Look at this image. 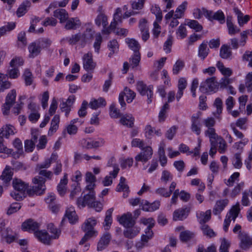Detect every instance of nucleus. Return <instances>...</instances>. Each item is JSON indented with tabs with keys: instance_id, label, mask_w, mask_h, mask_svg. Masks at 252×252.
<instances>
[{
	"instance_id": "obj_60",
	"label": "nucleus",
	"mask_w": 252,
	"mask_h": 252,
	"mask_svg": "<svg viewBox=\"0 0 252 252\" xmlns=\"http://www.w3.org/2000/svg\"><path fill=\"white\" fill-rule=\"evenodd\" d=\"M36 41L39 44V46L40 47L41 49L49 47L52 43L51 40L47 38H40Z\"/></svg>"
},
{
	"instance_id": "obj_47",
	"label": "nucleus",
	"mask_w": 252,
	"mask_h": 252,
	"mask_svg": "<svg viewBox=\"0 0 252 252\" xmlns=\"http://www.w3.org/2000/svg\"><path fill=\"white\" fill-rule=\"evenodd\" d=\"M124 96L125 95L126 97V101L127 103H130L135 97V93L127 87H125L123 92Z\"/></svg>"
},
{
	"instance_id": "obj_22",
	"label": "nucleus",
	"mask_w": 252,
	"mask_h": 252,
	"mask_svg": "<svg viewBox=\"0 0 252 252\" xmlns=\"http://www.w3.org/2000/svg\"><path fill=\"white\" fill-rule=\"evenodd\" d=\"M94 31L91 28L86 29V31L81 35V45L84 47L86 44L92 41L93 38Z\"/></svg>"
},
{
	"instance_id": "obj_48",
	"label": "nucleus",
	"mask_w": 252,
	"mask_h": 252,
	"mask_svg": "<svg viewBox=\"0 0 252 252\" xmlns=\"http://www.w3.org/2000/svg\"><path fill=\"white\" fill-rule=\"evenodd\" d=\"M140 54L139 52L134 53V55L130 58V65L134 68L137 66L140 61Z\"/></svg>"
},
{
	"instance_id": "obj_20",
	"label": "nucleus",
	"mask_w": 252,
	"mask_h": 252,
	"mask_svg": "<svg viewBox=\"0 0 252 252\" xmlns=\"http://www.w3.org/2000/svg\"><path fill=\"white\" fill-rule=\"evenodd\" d=\"M35 235L41 243L45 245H50L51 237L48 233L45 230H39L35 231Z\"/></svg>"
},
{
	"instance_id": "obj_29",
	"label": "nucleus",
	"mask_w": 252,
	"mask_h": 252,
	"mask_svg": "<svg viewBox=\"0 0 252 252\" xmlns=\"http://www.w3.org/2000/svg\"><path fill=\"white\" fill-rule=\"evenodd\" d=\"M67 183V175L66 173H64L63 178L61 180L60 183L57 186V190L60 195L63 196L65 193L66 190V186Z\"/></svg>"
},
{
	"instance_id": "obj_59",
	"label": "nucleus",
	"mask_w": 252,
	"mask_h": 252,
	"mask_svg": "<svg viewBox=\"0 0 252 252\" xmlns=\"http://www.w3.org/2000/svg\"><path fill=\"white\" fill-rule=\"evenodd\" d=\"M36 171L41 176L40 177H42L45 180H51L52 178L53 173L51 171L47 170L46 169H38Z\"/></svg>"
},
{
	"instance_id": "obj_17",
	"label": "nucleus",
	"mask_w": 252,
	"mask_h": 252,
	"mask_svg": "<svg viewBox=\"0 0 252 252\" xmlns=\"http://www.w3.org/2000/svg\"><path fill=\"white\" fill-rule=\"evenodd\" d=\"M176 187V182H172L170 185L169 190H167V189L164 188H159L157 189L155 192L160 196L164 197H168L171 195Z\"/></svg>"
},
{
	"instance_id": "obj_40",
	"label": "nucleus",
	"mask_w": 252,
	"mask_h": 252,
	"mask_svg": "<svg viewBox=\"0 0 252 252\" xmlns=\"http://www.w3.org/2000/svg\"><path fill=\"white\" fill-rule=\"evenodd\" d=\"M95 23L98 27H100L102 24L103 28H105L108 24L107 17L104 13H100L95 19Z\"/></svg>"
},
{
	"instance_id": "obj_54",
	"label": "nucleus",
	"mask_w": 252,
	"mask_h": 252,
	"mask_svg": "<svg viewBox=\"0 0 252 252\" xmlns=\"http://www.w3.org/2000/svg\"><path fill=\"white\" fill-rule=\"evenodd\" d=\"M211 211L210 210H207L205 213L201 214L199 222L203 224H206L205 223L211 219Z\"/></svg>"
},
{
	"instance_id": "obj_34",
	"label": "nucleus",
	"mask_w": 252,
	"mask_h": 252,
	"mask_svg": "<svg viewBox=\"0 0 252 252\" xmlns=\"http://www.w3.org/2000/svg\"><path fill=\"white\" fill-rule=\"evenodd\" d=\"M54 16L58 18L60 20L61 23H63L68 19V13L63 9H58L54 11Z\"/></svg>"
},
{
	"instance_id": "obj_62",
	"label": "nucleus",
	"mask_w": 252,
	"mask_h": 252,
	"mask_svg": "<svg viewBox=\"0 0 252 252\" xmlns=\"http://www.w3.org/2000/svg\"><path fill=\"white\" fill-rule=\"evenodd\" d=\"M67 41L71 45L76 44L79 41L81 40V34L80 33L72 35L70 37L66 38Z\"/></svg>"
},
{
	"instance_id": "obj_61",
	"label": "nucleus",
	"mask_w": 252,
	"mask_h": 252,
	"mask_svg": "<svg viewBox=\"0 0 252 252\" xmlns=\"http://www.w3.org/2000/svg\"><path fill=\"white\" fill-rule=\"evenodd\" d=\"M187 25L197 32L201 31L203 28L202 26L196 20H190L188 22Z\"/></svg>"
},
{
	"instance_id": "obj_19",
	"label": "nucleus",
	"mask_w": 252,
	"mask_h": 252,
	"mask_svg": "<svg viewBox=\"0 0 252 252\" xmlns=\"http://www.w3.org/2000/svg\"><path fill=\"white\" fill-rule=\"evenodd\" d=\"M233 11L237 16L238 23L240 27H243L250 20L249 15H244L237 7H234Z\"/></svg>"
},
{
	"instance_id": "obj_35",
	"label": "nucleus",
	"mask_w": 252,
	"mask_h": 252,
	"mask_svg": "<svg viewBox=\"0 0 252 252\" xmlns=\"http://www.w3.org/2000/svg\"><path fill=\"white\" fill-rule=\"evenodd\" d=\"M12 175L13 173L12 172L10 168L7 166L2 172L1 175L0 176V178L4 183L7 184L12 179Z\"/></svg>"
},
{
	"instance_id": "obj_32",
	"label": "nucleus",
	"mask_w": 252,
	"mask_h": 252,
	"mask_svg": "<svg viewBox=\"0 0 252 252\" xmlns=\"http://www.w3.org/2000/svg\"><path fill=\"white\" fill-rule=\"evenodd\" d=\"M41 49L37 41L31 43L29 46L30 57L34 58L38 55L41 52Z\"/></svg>"
},
{
	"instance_id": "obj_64",
	"label": "nucleus",
	"mask_w": 252,
	"mask_h": 252,
	"mask_svg": "<svg viewBox=\"0 0 252 252\" xmlns=\"http://www.w3.org/2000/svg\"><path fill=\"white\" fill-rule=\"evenodd\" d=\"M172 175L168 171L165 170L162 171L160 179L161 181L166 184L168 181L172 180Z\"/></svg>"
},
{
	"instance_id": "obj_14",
	"label": "nucleus",
	"mask_w": 252,
	"mask_h": 252,
	"mask_svg": "<svg viewBox=\"0 0 252 252\" xmlns=\"http://www.w3.org/2000/svg\"><path fill=\"white\" fill-rule=\"evenodd\" d=\"M17 238V234L16 233H13L12 230L9 228H7L2 232L1 239L2 240H4L7 244L12 243Z\"/></svg>"
},
{
	"instance_id": "obj_41",
	"label": "nucleus",
	"mask_w": 252,
	"mask_h": 252,
	"mask_svg": "<svg viewBox=\"0 0 252 252\" xmlns=\"http://www.w3.org/2000/svg\"><path fill=\"white\" fill-rule=\"evenodd\" d=\"M205 135L210 139V142L214 141L219 138V136L216 133V130L214 127L207 128L204 132Z\"/></svg>"
},
{
	"instance_id": "obj_2",
	"label": "nucleus",
	"mask_w": 252,
	"mask_h": 252,
	"mask_svg": "<svg viewBox=\"0 0 252 252\" xmlns=\"http://www.w3.org/2000/svg\"><path fill=\"white\" fill-rule=\"evenodd\" d=\"M14 189L19 192H11V196L16 200L19 201L25 197V191L28 189V184L25 183L20 179H14L12 182Z\"/></svg>"
},
{
	"instance_id": "obj_45",
	"label": "nucleus",
	"mask_w": 252,
	"mask_h": 252,
	"mask_svg": "<svg viewBox=\"0 0 252 252\" xmlns=\"http://www.w3.org/2000/svg\"><path fill=\"white\" fill-rule=\"evenodd\" d=\"M187 4L188 2L187 1H184L177 7L174 13V16L175 18H181L183 17L184 11L187 7Z\"/></svg>"
},
{
	"instance_id": "obj_63",
	"label": "nucleus",
	"mask_w": 252,
	"mask_h": 252,
	"mask_svg": "<svg viewBox=\"0 0 252 252\" xmlns=\"http://www.w3.org/2000/svg\"><path fill=\"white\" fill-rule=\"evenodd\" d=\"M233 164L236 168H240L242 165L241 155L240 153H236L233 158Z\"/></svg>"
},
{
	"instance_id": "obj_6",
	"label": "nucleus",
	"mask_w": 252,
	"mask_h": 252,
	"mask_svg": "<svg viewBox=\"0 0 252 252\" xmlns=\"http://www.w3.org/2000/svg\"><path fill=\"white\" fill-rule=\"evenodd\" d=\"M16 92L15 90H12L6 95L5 102L3 104L2 111L4 115H7L10 108L15 102Z\"/></svg>"
},
{
	"instance_id": "obj_18",
	"label": "nucleus",
	"mask_w": 252,
	"mask_h": 252,
	"mask_svg": "<svg viewBox=\"0 0 252 252\" xmlns=\"http://www.w3.org/2000/svg\"><path fill=\"white\" fill-rule=\"evenodd\" d=\"M58 156L56 153H52L50 158L46 159L43 162L36 165L35 170L38 169H46L49 168L53 161H56Z\"/></svg>"
},
{
	"instance_id": "obj_42",
	"label": "nucleus",
	"mask_w": 252,
	"mask_h": 252,
	"mask_svg": "<svg viewBox=\"0 0 252 252\" xmlns=\"http://www.w3.org/2000/svg\"><path fill=\"white\" fill-rule=\"evenodd\" d=\"M194 236V234L193 232L186 230L180 233V239L182 242H187L193 238Z\"/></svg>"
},
{
	"instance_id": "obj_44",
	"label": "nucleus",
	"mask_w": 252,
	"mask_h": 252,
	"mask_svg": "<svg viewBox=\"0 0 252 252\" xmlns=\"http://www.w3.org/2000/svg\"><path fill=\"white\" fill-rule=\"evenodd\" d=\"M126 180L124 177H121L120 182L116 189L117 191H129V187L128 185L126 184Z\"/></svg>"
},
{
	"instance_id": "obj_51",
	"label": "nucleus",
	"mask_w": 252,
	"mask_h": 252,
	"mask_svg": "<svg viewBox=\"0 0 252 252\" xmlns=\"http://www.w3.org/2000/svg\"><path fill=\"white\" fill-rule=\"evenodd\" d=\"M212 19L217 20L222 24L225 22V16L223 12L220 10L213 14Z\"/></svg>"
},
{
	"instance_id": "obj_36",
	"label": "nucleus",
	"mask_w": 252,
	"mask_h": 252,
	"mask_svg": "<svg viewBox=\"0 0 252 252\" xmlns=\"http://www.w3.org/2000/svg\"><path fill=\"white\" fill-rule=\"evenodd\" d=\"M60 123V116L56 115L53 117L51 121V126L48 131L49 135H52L56 131L59 127V124Z\"/></svg>"
},
{
	"instance_id": "obj_15",
	"label": "nucleus",
	"mask_w": 252,
	"mask_h": 252,
	"mask_svg": "<svg viewBox=\"0 0 252 252\" xmlns=\"http://www.w3.org/2000/svg\"><path fill=\"white\" fill-rule=\"evenodd\" d=\"M40 226V224L30 219L24 221L22 224V228L24 231H35Z\"/></svg>"
},
{
	"instance_id": "obj_26",
	"label": "nucleus",
	"mask_w": 252,
	"mask_h": 252,
	"mask_svg": "<svg viewBox=\"0 0 252 252\" xmlns=\"http://www.w3.org/2000/svg\"><path fill=\"white\" fill-rule=\"evenodd\" d=\"M187 82L184 78H181L178 81V91L176 95V99L178 101L180 100L183 95V91L186 88Z\"/></svg>"
},
{
	"instance_id": "obj_38",
	"label": "nucleus",
	"mask_w": 252,
	"mask_h": 252,
	"mask_svg": "<svg viewBox=\"0 0 252 252\" xmlns=\"http://www.w3.org/2000/svg\"><path fill=\"white\" fill-rule=\"evenodd\" d=\"M106 102L105 99L102 97H100L97 99H94L89 103L90 107L93 109H96L98 108L105 106Z\"/></svg>"
},
{
	"instance_id": "obj_23",
	"label": "nucleus",
	"mask_w": 252,
	"mask_h": 252,
	"mask_svg": "<svg viewBox=\"0 0 252 252\" xmlns=\"http://www.w3.org/2000/svg\"><path fill=\"white\" fill-rule=\"evenodd\" d=\"M120 122L123 126L131 128L134 126V118L131 114H126L121 116Z\"/></svg>"
},
{
	"instance_id": "obj_33",
	"label": "nucleus",
	"mask_w": 252,
	"mask_h": 252,
	"mask_svg": "<svg viewBox=\"0 0 252 252\" xmlns=\"http://www.w3.org/2000/svg\"><path fill=\"white\" fill-rule=\"evenodd\" d=\"M31 4L29 0H26L23 1L16 11L17 16L20 17L25 14L28 11V8L31 6Z\"/></svg>"
},
{
	"instance_id": "obj_24",
	"label": "nucleus",
	"mask_w": 252,
	"mask_h": 252,
	"mask_svg": "<svg viewBox=\"0 0 252 252\" xmlns=\"http://www.w3.org/2000/svg\"><path fill=\"white\" fill-rule=\"evenodd\" d=\"M111 239V235L109 233H105L97 244V250L102 251L109 244Z\"/></svg>"
},
{
	"instance_id": "obj_43",
	"label": "nucleus",
	"mask_w": 252,
	"mask_h": 252,
	"mask_svg": "<svg viewBox=\"0 0 252 252\" xmlns=\"http://www.w3.org/2000/svg\"><path fill=\"white\" fill-rule=\"evenodd\" d=\"M126 42L128 45L129 48L133 51L134 53L139 52L140 46L138 42L133 39H126Z\"/></svg>"
},
{
	"instance_id": "obj_10",
	"label": "nucleus",
	"mask_w": 252,
	"mask_h": 252,
	"mask_svg": "<svg viewBox=\"0 0 252 252\" xmlns=\"http://www.w3.org/2000/svg\"><path fill=\"white\" fill-rule=\"evenodd\" d=\"M105 141L102 138H99L98 141H94L90 139H83L80 141V144L83 148L87 149L97 148L103 146Z\"/></svg>"
},
{
	"instance_id": "obj_7",
	"label": "nucleus",
	"mask_w": 252,
	"mask_h": 252,
	"mask_svg": "<svg viewBox=\"0 0 252 252\" xmlns=\"http://www.w3.org/2000/svg\"><path fill=\"white\" fill-rule=\"evenodd\" d=\"M141 149V152L135 157V159L136 161L145 163L152 158L153 154V149L149 146L143 147Z\"/></svg>"
},
{
	"instance_id": "obj_16",
	"label": "nucleus",
	"mask_w": 252,
	"mask_h": 252,
	"mask_svg": "<svg viewBox=\"0 0 252 252\" xmlns=\"http://www.w3.org/2000/svg\"><path fill=\"white\" fill-rule=\"evenodd\" d=\"M190 211L189 207H186L175 210L173 213V220H183L187 217Z\"/></svg>"
},
{
	"instance_id": "obj_58",
	"label": "nucleus",
	"mask_w": 252,
	"mask_h": 252,
	"mask_svg": "<svg viewBox=\"0 0 252 252\" xmlns=\"http://www.w3.org/2000/svg\"><path fill=\"white\" fill-rule=\"evenodd\" d=\"M146 0H138L130 2L131 8L134 10H141L144 6Z\"/></svg>"
},
{
	"instance_id": "obj_8",
	"label": "nucleus",
	"mask_w": 252,
	"mask_h": 252,
	"mask_svg": "<svg viewBox=\"0 0 252 252\" xmlns=\"http://www.w3.org/2000/svg\"><path fill=\"white\" fill-rule=\"evenodd\" d=\"M137 89L142 95H147L148 103L152 102L151 98L153 95V87L151 86L147 87L142 81H139L137 83Z\"/></svg>"
},
{
	"instance_id": "obj_57",
	"label": "nucleus",
	"mask_w": 252,
	"mask_h": 252,
	"mask_svg": "<svg viewBox=\"0 0 252 252\" xmlns=\"http://www.w3.org/2000/svg\"><path fill=\"white\" fill-rule=\"evenodd\" d=\"M23 77L25 84L27 86H30L32 85L33 81L32 74L29 69L25 70L23 74Z\"/></svg>"
},
{
	"instance_id": "obj_3",
	"label": "nucleus",
	"mask_w": 252,
	"mask_h": 252,
	"mask_svg": "<svg viewBox=\"0 0 252 252\" xmlns=\"http://www.w3.org/2000/svg\"><path fill=\"white\" fill-rule=\"evenodd\" d=\"M45 182L46 180L42 177L37 176L33 178L32 182L34 184H37V186H33L32 189H27V194L30 196L34 194L36 195L43 194L46 190Z\"/></svg>"
},
{
	"instance_id": "obj_46",
	"label": "nucleus",
	"mask_w": 252,
	"mask_h": 252,
	"mask_svg": "<svg viewBox=\"0 0 252 252\" xmlns=\"http://www.w3.org/2000/svg\"><path fill=\"white\" fill-rule=\"evenodd\" d=\"M201 228L203 231V234L209 238L214 237L216 235L214 230L207 224L202 225Z\"/></svg>"
},
{
	"instance_id": "obj_28",
	"label": "nucleus",
	"mask_w": 252,
	"mask_h": 252,
	"mask_svg": "<svg viewBox=\"0 0 252 252\" xmlns=\"http://www.w3.org/2000/svg\"><path fill=\"white\" fill-rule=\"evenodd\" d=\"M252 72H249L246 76L245 84H241L239 86V90L241 93L244 92L246 87L249 92L252 91Z\"/></svg>"
},
{
	"instance_id": "obj_9",
	"label": "nucleus",
	"mask_w": 252,
	"mask_h": 252,
	"mask_svg": "<svg viewBox=\"0 0 252 252\" xmlns=\"http://www.w3.org/2000/svg\"><path fill=\"white\" fill-rule=\"evenodd\" d=\"M95 200V194L94 191L89 192L83 197H79L77 201V204L79 207H84L86 205H92V203Z\"/></svg>"
},
{
	"instance_id": "obj_50",
	"label": "nucleus",
	"mask_w": 252,
	"mask_h": 252,
	"mask_svg": "<svg viewBox=\"0 0 252 252\" xmlns=\"http://www.w3.org/2000/svg\"><path fill=\"white\" fill-rule=\"evenodd\" d=\"M4 75L0 73V93L11 87V83L7 81H4Z\"/></svg>"
},
{
	"instance_id": "obj_5",
	"label": "nucleus",
	"mask_w": 252,
	"mask_h": 252,
	"mask_svg": "<svg viewBox=\"0 0 252 252\" xmlns=\"http://www.w3.org/2000/svg\"><path fill=\"white\" fill-rule=\"evenodd\" d=\"M239 204H237L231 208L229 212L227 214L225 219L224 220L223 230L227 232L231 221L232 220L235 221V219L238 217L240 213Z\"/></svg>"
},
{
	"instance_id": "obj_52",
	"label": "nucleus",
	"mask_w": 252,
	"mask_h": 252,
	"mask_svg": "<svg viewBox=\"0 0 252 252\" xmlns=\"http://www.w3.org/2000/svg\"><path fill=\"white\" fill-rule=\"evenodd\" d=\"M110 116L112 118H118L121 117L122 115L120 112L114 104H112L110 106Z\"/></svg>"
},
{
	"instance_id": "obj_11",
	"label": "nucleus",
	"mask_w": 252,
	"mask_h": 252,
	"mask_svg": "<svg viewBox=\"0 0 252 252\" xmlns=\"http://www.w3.org/2000/svg\"><path fill=\"white\" fill-rule=\"evenodd\" d=\"M120 224L127 228L132 227L135 223V220L132 217V214L127 212L123 214L118 220Z\"/></svg>"
},
{
	"instance_id": "obj_31",
	"label": "nucleus",
	"mask_w": 252,
	"mask_h": 252,
	"mask_svg": "<svg viewBox=\"0 0 252 252\" xmlns=\"http://www.w3.org/2000/svg\"><path fill=\"white\" fill-rule=\"evenodd\" d=\"M65 216L68 219L71 223H75L78 220L74 208L72 207L68 208L66 210Z\"/></svg>"
},
{
	"instance_id": "obj_13",
	"label": "nucleus",
	"mask_w": 252,
	"mask_h": 252,
	"mask_svg": "<svg viewBox=\"0 0 252 252\" xmlns=\"http://www.w3.org/2000/svg\"><path fill=\"white\" fill-rule=\"evenodd\" d=\"M239 237L241 243L240 247L244 250L249 249L252 245V240L248 234L244 232L240 231Z\"/></svg>"
},
{
	"instance_id": "obj_55",
	"label": "nucleus",
	"mask_w": 252,
	"mask_h": 252,
	"mask_svg": "<svg viewBox=\"0 0 252 252\" xmlns=\"http://www.w3.org/2000/svg\"><path fill=\"white\" fill-rule=\"evenodd\" d=\"M139 232L138 229H127L124 231V235L125 237L132 239Z\"/></svg>"
},
{
	"instance_id": "obj_12",
	"label": "nucleus",
	"mask_w": 252,
	"mask_h": 252,
	"mask_svg": "<svg viewBox=\"0 0 252 252\" xmlns=\"http://www.w3.org/2000/svg\"><path fill=\"white\" fill-rule=\"evenodd\" d=\"M83 67L87 71H93L96 66V63L94 62L91 53H88L83 56Z\"/></svg>"
},
{
	"instance_id": "obj_49",
	"label": "nucleus",
	"mask_w": 252,
	"mask_h": 252,
	"mask_svg": "<svg viewBox=\"0 0 252 252\" xmlns=\"http://www.w3.org/2000/svg\"><path fill=\"white\" fill-rule=\"evenodd\" d=\"M47 228L49 232L53 234L50 236L51 238L57 239L59 237L61 231L55 227L53 223H49Z\"/></svg>"
},
{
	"instance_id": "obj_21",
	"label": "nucleus",
	"mask_w": 252,
	"mask_h": 252,
	"mask_svg": "<svg viewBox=\"0 0 252 252\" xmlns=\"http://www.w3.org/2000/svg\"><path fill=\"white\" fill-rule=\"evenodd\" d=\"M228 202L229 201L227 199L217 201L213 209V214L215 215L220 214L224 208L227 205Z\"/></svg>"
},
{
	"instance_id": "obj_27",
	"label": "nucleus",
	"mask_w": 252,
	"mask_h": 252,
	"mask_svg": "<svg viewBox=\"0 0 252 252\" xmlns=\"http://www.w3.org/2000/svg\"><path fill=\"white\" fill-rule=\"evenodd\" d=\"M66 21L65 28L68 30L76 29L81 25V23L78 18H71L67 19Z\"/></svg>"
},
{
	"instance_id": "obj_37",
	"label": "nucleus",
	"mask_w": 252,
	"mask_h": 252,
	"mask_svg": "<svg viewBox=\"0 0 252 252\" xmlns=\"http://www.w3.org/2000/svg\"><path fill=\"white\" fill-rule=\"evenodd\" d=\"M113 211V208H110L108 209L106 212L105 215V217L104 219V229L106 230L109 229L110 226L112 222V214Z\"/></svg>"
},
{
	"instance_id": "obj_39",
	"label": "nucleus",
	"mask_w": 252,
	"mask_h": 252,
	"mask_svg": "<svg viewBox=\"0 0 252 252\" xmlns=\"http://www.w3.org/2000/svg\"><path fill=\"white\" fill-rule=\"evenodd\" d=\"M207 42L202 43L198 48V56L204 60L208 55L209 49L207 48Z\"/></svg>"
},
{
	"instance_id": "obj_25",
	"label": "nucleus",
	"mask_w": 252,
	"mask_h": 252,
	"mask_svg": "<svg viewBox=\"0 0 252 252\" xmlns=\"http://www.w3.org/2000/svg\"><path fill=\"white\" fill-rule=\"evenodd\" d=\"M14 127L10 125H7L0 128V137L8 138L10 135H14Z\"/></svg>"
},
{
	"instance_id": "obj_4",
	"label": "nucleus",
	"mask_w": 252,
	"mask_h": 252,
	"mask_svg": "<svg viewBox=\"0 0 252 252\" xmlns=\"http://www.w3.org/2000/svg\"><path fill=\"white\" fill-rule=\"evenodd\" d=\"M219 88V83L216 81L215 77L207 79L205 81L202 82L199 87V90L206 93L209 92H216Z\"/></svg>"
},
{
	"instance_id": "obj_53",
	"label": "nucleus",
	"mask_w": 252,
	"mask_h": 252,
	"mask_svg": "<svg viewBox=\"0 0 252 252\" xmlns=\"http://www.w3.org/2000/svg\"><path fill=\"white\" fill-rule=\"evenodd\" d=\"M169 108V105L167 103H166L162 107L158 115V119L159 122H163L166 119V113L167 111Z\"/></svg>"
},
{
	"instance_id": "obj_56",
	"label": "nucleus",
	"mask_w": 252,
	"mask_h": 252,
	"mask_svg": "<svg viewBox=\"0 0 252 252\" xmlns=\"http://www.w3.org/2000/svg\"><path fill=\"white\" fill-rule=\"evenodd\" d=\"M184 66V62L183 61L178 60L177 61L175 64L173 65L172 71L173 73L177 75L179 73Z\"/></svg>"
},
{
	"instance_id": "obj_1",
	"label": "nucleus",
	"mask_w": 252,
	"mask_h": 252,
	"mask_svg": "<svg viewBox=\"0 0 252 252\" xmlns=\"http://www.w3.org/2000/svg\"><path fill=\"white\" fill-rule=\"evenodd\" d=\"M96 224V220L94 218L87 219L82 226V230L85 232L84 236L79 242V245H83L93 236L97 234L94 226Z\"/></svg>"
},
{
	"instance_id": "obj_30",
	"label": "nucleus",
	"mask_w": 252,
	"mask_h": 252,
	"mask_svg": "<svg viewBox=\"0 0 252 252\" xmlns=\"http://www.w3.org/2000/svg\"><path fill=\"white\" fill-rule=\"evenodd\" d=\"M220 56L223 59H231L232 52L230 47L226 44L222 45L220 48Z\"/></svg>"
}]
</instances>
